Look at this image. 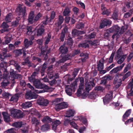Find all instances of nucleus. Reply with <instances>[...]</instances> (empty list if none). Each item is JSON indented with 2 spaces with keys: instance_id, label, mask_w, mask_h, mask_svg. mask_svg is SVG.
I'll list each match as a JSON object with an SVG mask.
<instances>
[{
  "instance_id": "obj_1",
  "label": "nucleus",
  "mask_w": 133,
  "mask_h": 133,
  "mask_svg": "<svg viewBox=\"0 0 133 133\" xmlns=\"http://www.w3.org/2000/svg\"><path fill=\"white\" fill-rule=\"evenodd\" d=\"M80 83L79 88L76 93L77 95L79 97L81 95H85L87 93L91 90L95 86V84L93 80L90 81L89 83L86 82L85 83V90L84 86V79L83 77L79 78Z\"/></svg>"
},
{
  "instance_id": "obj_2",
  "label": "nucleus",
  "mask_w": 133,
  "mask_h": 133,
  "mask_svg": "<svg viewBox=\"0 0 133 133\" xmlns=\"http://www.w3.org/2000/svg\"><path fill=\"white\" fill-rule=\"evenodd\" d=\"M7 63L4 62H2L0 64L1 69L4 72L3 80L1 83V85L4 87L8 85L10 83L9 79L10 77L9 76V72L7 71Z\"/></svg>"
},
{
  "instance_id": "obj_3",
  "label": "nucleus",
  "mask_w": 133,
  "mask_h": 133,
  "mask_svg": "<svg viewBox=\"0 0 133 133\" xmlns=\"http://www.w3.org/2000/svg\"><path fill=\"white\" fill-rule=\"evenodd\" d=\"M79 80L78 79H76L75 81L71 84L70 86H67L65 88V91L67 94L71 96L73 91L74 92L77 87V83Z\"/></svg>"
},
{
  "instance_id": "obj_4",
  "label": "nucleus",
  "mask_w": 133,
  "mask_h": 133,
  "mask_svg": "<svg viewBox=\"0 0 133 133\" xmlns=\"http://www.w3.org/2000/svg\"><path fill=\"white\" fill-rule=\"evenodd\" d=\"M47 91V90H34L33 92H32L31 91L26 92L25 95L26 98L28 99H31L33 98L35 99L37 97V95L35 93H40Z\"/></svg>"
},
{
  "instance_id": "obj_5",
  "label": "nucleus",
  "mask_w": 133,
  "mask_h": 133,
  "mask_svg": "<svg viewBox=\"0 0 133 133\" xmlns=\"http://www.w3.org/2000/svg\"><path fill=\"white\" fill-rule=\"evenodd\" d=\"M52 66L51 65L48 67L47 70V75L48 77L50 79H52L53 78H57L59 77L58 73H54L52 71Z\"/></svg>"
},
{
  "instance_id": "obj_6",
  "label": "nucleus",
  "mask_w": 133,
  "mask_h": 133,
  "mask_svg": "<svg viewBox=\"0 0 133 133\" xmlns=\"http://www.w3.org/2000/svg\"><path fill=\"white\" fill-rule=\"evenodd\" d=\"M120 29L119 27L117 25H114L112 26L111 28L107 29V32H115L116 33H114L112 36V37L114 39L116 36H117V34L119 32V30Z\"/></svg>"
},
{
  "instance_id": "obj_7",
  "label": "nucleus",
  "mask_w": 133,
  "mask_h": 133,
  "mask_svg": "<svg viewBox=\"0 0 133 133\" xmlns=\"http://www.w3.org/2000/svg\"><path fill=\"white\" fill-rule=\"evenodd\" d=\"M16 10L19 12V15L22 17H24L27 14L26 12V7L21 4L18 5Z\"/></svg>"
},
{
  "instance_id": "obj_8",
  "label": "nucleus",
  "mask_w": 133,
  "mask_h": 133,
  "mask_svg": "<svg viewBox=\"0 0 133 133\" xmlns=\"http://www.w3.org/2000/svg\"><path fill=\"white\" fill-rule=\"evenodd\" d=\"M10 73L11 77L12 78L11 82L13 84L15 83L14 81L15 79H21L22 78V76L20 74H16V72L13 69H11L10 70Z\"/></svg>"
},
{
  "instance_id": "obj_9",
  "label": "nucleus",
  "mask_w": 133,
  "mask_h": 133,
  "mask_svg": "<svg viewBox=\"0 0 133 133\" xmlns=\"http://www.w3.org/2000/svg\"><path fill=\"white\" fill-rule=\"evenodd\" d=\"M113 92L110 91L103 98V101L104 104H107L110 102L112 98Z\"/></svg>"
},
{
  "instance_id": "obj_10",
  "label": "nucleus",
  "mask_w": 133,
  "mask_h": 133,
  "mask_svg": "<svg viewBox=\"0 0 133 133\" xmlns=\"http://www.w3.org/2000/svg\"><path fill=\"white\" fill-rule=\"evenodd\" d=\"M37 72L35 71L31 75V76L29 77V81L31 83H33L34 85L36 88V85H38V82H40L39 80L38 79H36L35 78V76L36 74H37Z\"/></svg>"
},
{
  "instance_id": "obj_11",
  "label": "nucleus",
  "mask_w": 133,
  "mask_h": 133,
  "mask_svg": "<svg viewBox=\"0 0 133 133\" xmlns=\"http://www.w3.org/2000/svg\"><path fill=\"white\" fill-rule=\"evenodd\" d=\"M68 106V105L67 103L63 102L56 104L55 107V108L56 110L59 111L61 110L67 108Z\"/></svg>"
},
{
  "instance_id": "obj_12",
  "label": "nucleus",
  "mask_w": 133,
  "mask_h": 133,
  "mask_svg": "<svg viewBox=\"0 0 133 133\" xmlns=\"http://www.w3.org/2000/svg\"><path fill=\"white\" fill-rule=\"evenodd\" d=\"M122 80L121 78H119L118 75L116 74L114 79L113 84L115 85L116 88L119 87L122 84Z\"/></svg>"
},
{
  "instance_id": "obj_13",
  "label": "nucleus",
  "mask_w": 133,
  "mask_h": 133,
  "mask_svg": "<svg viewBox=\"0 0 133 133\" xmlns=\"http://www.w3.org/2000/svg\"><path fill=\"white\" fill-rule=\"evenodd\" d=\"M61 123V122L58 120H56L53 122L52 124L53 130L56 132H59V131L58 130V126Z\"/></svg>"
},
{
  "instance_id": "obj_14",
  "label": "nucleus",
  "mask_w": 133,
  "mask_h": 133,
  "mask_svg": "<svg viewBox=\"0 0 133 133\" xmlns=\"http://www.w3.org/2000/svg\"><path fill=\"white\" fill-rule=\"evenodd\" d=\"M37 103L39 105L43 106L47 105L49 103V101L46 99H45L43 98L40 97L38 100Z\"/></svg>"
},
{
  "instance_id": "obj_15",
  "label": "nucleus",
  "mask_w": 133,
  "mask_h": 133,
  "mask_svg": "<svg viewBox=\"0 0 133 133\" xmlns=\"http://www.w3.org/2000/svg\"><path fill=\"white\" fill-rule=\"evenodd\" d=\"M111 23V21L109 19H104L100 23L99 28L101 29L104 28L105 26L109 25Z\"/></svg>"
},
{
  "instance_id": "obj_16",
  "label": "nucleus",
  "mask_w": 133,
  "mask_h": 133,
  "mask_svg": "<svg viewBox=\"0 0 133 133\" xmlns=\"http://www.w3.org/2000/svg\"><path fill=\"white\" fill-rule=\"evenodd\" d=\"M64 20L63 17L61 16H59V18L58 21L55 24V25L57 26L56 29L57 30V31H58V30L61 28V25L63 23Z\"/></svg>"
},
{
  "instance_id": "obj_17",
  "label": "nucleus",
  "mask_w": 133,
  "mask_h": 133,
  "mask_svg": "<svg viewBox=\"0 0 133 133\" xmlns=\"http://www.w3.org/2000/svg\"><path fill=\"white\" fill-rule=\"evenodd\" d=\"M124 63L122 64V65L117 66L113 69L110 72V74H115L117 73L118 71L121 70L124 66Z\"/></svg>"
},
{
  "instance_id": "obj_18",
  "label": "nucleus",
  "mask_w": 133,
  "mask_h": 133,
  "mask_svg": "<svg viewBox=\"0 0 133 133\" xmlns=\"http://www.w3.org/2000/svg\"><path fill=\"white\" fill-rule=\"evenodd\" d=\"M104 59L102 58L99 61L97 64V68L99 71L101 70L104 68Z\"/></svg>"
},
{
  "instance_id": "obj_19",
  "label": "nucleus",
  "mask_w": 133,
  "mask_h": 133,
  "mask_svg": "<svg viewBox=\"0 0 133 133\" xmlns=\"http://www.w3.org/2000/svg\"><path fill=\"white\" fill-rule=\"evenodd\" d=\"M9 26L4 22L1 25V27L3 28L1 30V33H3L4 32L7 31L9 30L8 28Z\"/></svg>"
},
{
  "instance_id": "obj_20",
  "label": "nucleus",
  "mask_w": 133,
  "mask_h": 133,
  "mask_svg": "<svg viewBox=\"0 0 133 133\" xmlns=\"http://www.w3.org/2000/svg\"><path fill=\"white\" fill-rule=\"evenodd\" d=\"M75 113V111L74 110L69 109L66 112L65 117L69 118L73 117L74 116Z\"/></svg>"
},
{
  "instance_id": "obj_21",
  "label": "nucleus",
  "mask_w": 133,
  "mask_h": 133,
  "mask_svg": "<svg viewBox=\"0 0 133 133\" xmlns=\"http://www.w3.org/2000/svg\"><path fill=\"white\" fill-rule=\"evenodd\" d=\"M34 16V11H31L29 14L28 19L29 22L30 24H32L33 23Z\"/></svg>"
},
{
  "instance_id": "obj_22",
  "label": "nucleus",
  "mask_w": 133,
  "mask_h": 133,
  "mask_svg": "<svg viewBox=\"0 0 133 133\" xmlns=\"http://www.w3.org/2000/svg\"><path fill=\"white\" fill-rule=\"evenodd\" d=\"M6 52L7 49L5 48L3 49L2 53H1L0 54V59L1 61L3 60L6 57H10L11 56V55L10 54L8 55H6Z\"/></svg>"
},
{
  "instance_id": "obj_23",
  "label": "nucleus",
  "mask_w": 133,
  "mask_h": 133,
  "mask_svg": "<svg viewBox=\"0 0 133 133\" xmlns=\"http://www.w3.org/2000/svg\"><path fill=\"white\" fill-rule=\"evenodd\" d=\"M71 56L69 55H67L63 57L59 61L56 63V64H58L59 63H63L65 61L70 59L71 58Z\"/></svg>"
},
{
  "instance_id": "obj_24",
  "label": "nucleus",
  "mask_w": 133,
  "mask_h": 133,
  "mask_svg": "<svg viewBox=\"0 0 133 133\" xmlns=\"http://www.w3.org/2000/svg\"><path fill=\"white\" fill-rule=\"evenodd\" d=\"M59 50L60 52L62 53V56L63 54L67 53L68 51L67 48L65 46V44L61 45L59 48Z\"/></svg>"
},
{
  "instance_id": "obj_25",
  "label": "nucleus",
  "mask_w": 133,
  "mask_h": 133,
  "mask_svg": "<svg viewBox=\"0 0 133 133\" xmlns=\"http://www.w3.org/2000/svg\"><path fill=\"white\" fill-rule=\"evenodd\" d=\"M38 85H36V88L39 89H45L46 90L49 89V87L47 85L42 84L40 82H38Z\"/></svg>"
},
{
  "instance_id": "obj_26",
  "label": "nucleus",
  "mask_w": 133,
  "mask_h": 133,
  "mask_svg": "<svg viewBox=\"0 0 133 133\" xmlns=\"http://www.w3.org/2000/svg\"><path fill=\"white\" fill-rule=\"evenodd\" d=\"M72 33L73 35L78 36L80 34H82L85 33V31H78L74 29L72 30Z\"/></svg>"
},
{
  "instance_id": "obj_27",
  "label": "nucleus",
  "mask_w": 133,
  "mask_h": 133,
  "mask_svg": "<svg viewBox=\"0 0 133 133\" xmlns=\"http://www.w3.org/2000/svg\"><path fill=\"white\" fill-rule=\"evenodd\" d=\"M2 114L5 122H8L10 121L9 115L7 112H3L2 113Z\"/></svg>"
},
{
  "instance_id": "obj_28",
  "label": "nucleus",
  "mask_w": 133,
  "mask_h": 133,
  "mask_svg": "<svg viewBox=\"0 0 133 133\" xmlns=\"http://www.w3.org/2000/svg\"><path fill=\"white\" fill-rule=\"evenodd\" d=\"M13 18V16L12 14L9 13L7 15L5 20L7 23L10 22Z\"/></svg>"
},
{
  "instance_id": "obj_29",
  "label": "nucleus",
  "mask_w": 133,
  "mask_h": 133,
  "mask_svg": "<svg viewBox=\"0 0 133 133\" xmlns=\"http://www.w3.org/2000/svg\"><path fill=\"white\" fill-rule=\"evenodd\" d=\"M38 28L37 31V36H41L44 32V28L39 25L38 26Z\"/></svg>"
},
{
  "instance_id": "obj_30",
  "label": "nucleus",
  "mask_w": 133,
  "mask_h": 133,
  "mask_svg": "<svg viewBox=\"0 0 133 133\" xmlns=\"http://www.w3.org/2000/svg\"><path fill=\"white\" fill-rule=\"evenodd\" d=\"M24 42L25 48H28L29 46L33 44L32 41H29L27 39H25Z\"/></svg>"
},
{
  "instance_id": "obj_31",
  "label": "nucleus",
  "mask_w": 133,
  "mask_h": 133,
  "mask_svg": "<svg viewBox=\"0 0 133 133\" xmlns=\"http://www.w3.org/2000/svg\"><path fill=\"white\" fill-rule=\"evenodd\" d=\"M17 114L16 116V118H21L24 116V115L22 111L19 110H17V111L16 112Z\"/></svg>"
},
{
  "instance_id": "obj_32",
  "label": "nucleus",
  "mask_w": 133,
  "mask_h": 133,
  "mask_svg": "<svg viewBox=\"0 0 133 133\" xmlns=\"http://www.w3.org/2000/svg\"><path fill=\"white\" fill-rule=\"evenodd\" d=\"M22 50H23V56H25L26 55V54L25 53V49L24 48H23L22 49L16 50L15 51L16 55L17 56H19L22 53Z\"/></svg>"
},
{
  "instance_id": "obj_33",
  "label": "nucleus",
  "mask_w": 133,
  "mask_h": 133,
  "mask_svg": "<svg viewBox=\"0 0 133 133\" xmlns=\"http://www.w3.org/2000/svg\"><path fill=\"white\" fill-rule=\"evenodd\" d=\"M131 109H129L126 111L123 116V121H124L127 119V117L129 116L131 113Z\"/></svg>"
},
{
  "instance_id": "obj_34",
  "label": "nucleus",
  "mask_w": 133,
  "mask_h": 133,
  "mask_svg": "<svg viewBox=\"0 0 133 133\" xmlns=\"http://www.w3.org/2000/svg\"><path fill=\"white\" fill-rule=\"evenodd\" d=\"M127 29V27L126 26H122L121 28L120 32H118L117 35L116 37L117 38H119V36L121 34H123Z\"/></svg>"
},
{
  "instance_id": "obj_35",
  "label": "nucleus",
  "mask_w": 133,
  "mask_h": 133,
  "mask_svg": "<svg viewBox=\"0 0 133 133\" xmlns=\"http://www.w3.org/2000/svg\"><path fill=\"white\" fill-rule=\"evenodd\" d=\"M32 105L31 102H26L22 104V105L24 108H27L31 107Z\"/></svg>"
},
{
  "instance_id": "obj_36",
  "label": "nucleus",
  "mask_w": 133,
  "mask_h": 133,
  "mask_svg": "<svg viewBox=\"0 0 133 133\" xmlns=\"http://www.w3.org/2000/svg\"><path fill=\"white\" fill-rule=\"evenodd\" d=\"M122 47H120L119 49L117 50L116 54V58L117 57L118 58L122 56Z\"/></svg>"
},
{
  "instance_id": "obj_37",
  "label": "nucleus",
  "mask_w": 133,
  "mask_h": 133,
  "mask_svg": "<svg viewBox=\"0 0 133 133\" xmlns=\"http://www.w3.org/2000/svg\"><path fill=\"white\" fill-rule=\"evenodd\" d=\"M42 122L44 123H50L52 121V119L48 116L44 117L42 120Z\"/></svg>"
},
{
  "instance_id": "obj_38",
  "label": "nucleus",
  "mask_w": 133,
  "mask_h": 133,
  "mask_svg": "<svg viewBox=\"0 0 133 133\" xmlns=\"http://www.w3.org/2000/svg\"><path fill=\"white\" fill-rule=\"evenodd\" d=\"M50 129V126L48 124H45L43 125L41 128V129L43 131H46Z\"/></svg>"
},
{
  "instance_id": "obj_39",
  "label": "nucleus",
  "mask_w": 133,
  "mask_h": 133,
  "mask_svg": "<svg viewBox=\"0 0 133 133\" xmlns=\"http://www.w3.org/2000/svg\"><path fill=\"white\" fill-rule=\"evenodd\" d=\"M17 110L12 109L10 110V115L12 117L15 118L17 113L16 112L17 111Z\"/></svg>"
},
{
  "instance_id": "obj_40",
  "label": "nucleus",
  "mask_w": 133,
  "mask_h": 133,
  "mask_svg": "<svg viewBox=\"0 0 133 133\" xmlns=\"http://www.w3.org/2000/svg\"><path fill=\"white\" fill-rule=\"evenodd\" d=\"M18 95L16 94L11 98L10 100L11 101H13L14 102H17L18 100Z\"/></svg>"
},
{
  "instance_id": "obj_41",
  "label": "nucleus",
  "mask_w": 133,
  "mask_h": 133,
  "mask_svg": "<svg viewBox=\"0 0 133 133\" xmlns=\"http://www.w3.org/2000/svg\"><path fill=\"white\" fill-rule=\"evenodd\" d=\"M23 125L21 122H15L12 124V126L16 128H20Z\"/></svg>"
},
{
  "instance_id": "obj_42",
  "label": "nucleus",
  "mask_w": 133,
  "mask_h": 133,
  "mask_svg": "<svg viewBox=\"0 0 133 133\" xmlns=\"http://www.w3.org/2000/svg\"><path fill=\"white\" fill-rule=\"evenodd\" d=\"M125 5L128 8H132L133 6V1H129L125 3Z\"/></svg>"
},
{
  "instance_id": "obj_43",
  "label": "nucleus",
  "mask_w": 133,
  "mask_h": 133,
  "mask_svg": "<svg viewBox=\"0 0 133 133\" xmlns=\"http://www.w3.org/2000/svg\"><path fill=\"white\" fill-rule=\"evenodd\" d=\"M31 122L32 124H35L36 126H37L39 124V121L35 117H33L32 118Z\"/></svg>"
},
{
  "instance_id": "obj_44",
  "label": "nucleus",
  "mask_w": 133,
  "mask_h": 133,
  "mask_svg": "<svg viewBox=\"0 0 133 133\" xmlns=\"http://www.w3.org/2000/svg\"><path fill=\"white\" fill-rule=\"evenodd\" d=\"M80 56L81 57H83V58H82V62H84L85 59H87L88 58V54L85 53H82L80 55Z\"/></svg>"
},
{
  "instance_id": "obj_45",
  "label": "nucleus",
  "mask_w": 133,
  "mask_h": 133,
  "mask_svg": "<svg viewBox=\"0 0 133 133\" xmlns=\"http://www.w3.org/2000/svg\"><path fill=\"white\" fill-rule=\"evenodd\" d=\"M73 120L72 118H65L64 123V124L65 126H67L71 121Z\"/></svg>"
},
{
  "instance_id": "obj_46",
  "label": "nucleus",
  "mask_w": 133,
  "mask_h": 133,
  "mask_svg": "<svg viewBox=\"0 0 133 133\" xmlns=\"http://www.w3.org/2000/svg\"><path fill=\"white\" fill-rule=\"evenodd\" d=\"M132 12V10H130L128 12L124 14V18H127L130 16Z\"/></svg>"
},
{
  "instance_id": "obj_47",
  "label": "nucleus",
  "mask_w": 133,
  "mask_h": 133,
  "mask_svg": "<svg viewBox=\"0 0 133 133\" xmlns=\"http://www.w3.org/2000/svg\"><path fill=\"white\" fill-rule=\"evenodd\" d=\"M126 58V56L123 55L117 61V63L118 64H122L124 61L125 59Z\"/></svg>"
},
{
  "instance_id": "obj_48",
  "label": "nucleus",
  "mask_w": 133,
  "mask_h": 133,
  "mask_svg": "<svg viewBox=\"0 0 133 133\" xmlns=\"http://www.w3.org/2000/svg\"><path fill=\"white\" fill-rule=\"evenodd\" d=\"M47 65L46 63H44L43 65L42 66V68L41 71V74L42 76H43L44 75V73L45 72V69Z\"/></svg>"
},
{
  "instance_id": "obj_49",
  "label": "nucleus",
  "mask_w": 133,
  "mask_h": 133,
  "mask_svg": "<svg viewBox=\"0 0 133 133\" xmlns=\"http://www.w3.org/2000/svg\"><path fill=\"white\" fill-rule=\"evenodd\" d=\"M84 24L82 23H77L76 25V28L78 29H82L84 27Z\"/></svg>"
},
{
  "instance_id": "obj_50",
  "label": "nucleus",
  "mask_w": 133,
  "mask_h": 133,
  "mask_svg": "<svg viewBox=\"0 0 133 133\" xmlns=\"http://www.w3.org/2000/svg\"><path fill=\"white\" fill-rule=\"evenodd\" d=\"M70 124L71 126L74 128L76 129H78V126L74 121H73L70 122Z\"/></svg>"
},
{
  "instance_id": "obj_51",
  "label": "nucleus",
  "mask_w": 133,
  "mask_h": 133,
  "mask_svg": "<svg viewBox=\"0 0 133 133\" xmlns=\"http://www.w3.org/2000/svg\"><path fill=\"white\" fill-rule=\"evenodd\" d=\"M26 29L27 30V34L29 35H31L32 33V28L31 26H28Z\"/></svg>"
},
{
  "instance_id": "obj_52",
  "label": "nucleus",
  "mask_w": 133,
  "mask_h": 133,
  "mask_svg": "<svg viewBox=\"0 0 133 133\" xmlns=\"http://www.w3.org/2000/svg\"><path fill=\"white\" fill-rule=\"evenodd\" d=\"M51 37V35L50 34H48V36L45 37L46 39L45 44H48L49 42Z\"/></svg>"
},
{
  "instance_id": "obj_53",
  "label": "nucleus",
  "mask_w": 133,
  "mask_h": 133,
  "mask_svg": "<svg viewBox=\"0 0 133 133\" xmlns=\"http://www.w3.org/2000/svg\"><path fill=\"white\" fill-rule=\"evenodd\" d=\"M96 35L95 33V32H92L90 34H89L88 35L86 36V39H90L94 38L95 37Z\"/></svg>"
},
{
  "instance_id": "obj_54",
  "label": "nucleus",
  "mask_w": 133,
  "mask_h": 133,
  "mask_svg": "<svg viewBox=\"0 0 133 133\" xmlns=\"http://www.w3.org/2000/svg\"><path fill=\"white\" fill-rule=\"evenodd\" d=\"M42 16V14L39 13L35 17L34 19L33 23L37 22Z\"/></svg>"
},
{
  "instance_id": "obj_55",
  "label": "nucleus",
  "mask_w": 133,
  "mask_h": 133,
  "mask_svg": "<svg viewBox=\"0 0 133 133\" xmlns=\"http://www.w3.org/2000/svg\"><path fill=\"white\" fill-rule=\"evenodd\" d=\"M131 75V72L130 71H128L123 76L122 78V80L124 81L126 78L130 76Z\"/></svg>"
},
{
  "instance_id": "obj_56",
  "label": "nucleus",
  "mask_w": 133,
  "mask_h": 133,
  "mask_svg": "<svg viewBox=\"0 0 133 133\" xmlns=\"http://www.w3.org/2000/svg\"><path fill=\"white\" fill-rule=\"evenodd\" d=\"M128 88L129 89H130V91L132 90L133 88V79H132L131 81L129 84L128 85Z\"/></svg>"
},
{
  "instance_id": "obj_57",
  "label": "nucleus",
  "mask_w": 133,
  "mask_h": 133,
  "mask_svg": "<svg viewBox=\"0 0 133 133\" xmlns=\"http://www.w3.org/2000/svg\"><path fill=\"white\" fill-rule=\"evenodd\" d=\"M79 47H84L85 48H88L89 45L87 43H80L78 45Z\"/></svg>"
},
{
  "instance_id": "obj_58",
  "label": "nucleus",
  "mask_w": 133,
  "mask_h": 133,
  "mask_svg": "<svg viewBox=\"0 0 133 133\" xmlns=\"http://www.w3.org/2000/svg\"><path fill=\"white\" fill-rule=\"evenodd\" d=\"M115 54V51H113L109 58V62L110 63H112L113 61V58Z\"/></svg>"
},
{
  "instance_id": "obj_59",
  "label": "nucleus",
  "mask_w": 133,
  "mask_h": 133,
  "mask_svg": "<svg viewBox=\"0 0 133 133\" xmlns=\"http://www.w3.org/2000/svg\"><path fill=\"white\" fill-rule=\"evenodd\" d=\"M70 12V9L68 8H66L64 11L63 14L64 16L67 15Z\"/></svg>"
},
{
  "instance_id": "obj_60",
  "label": "nucleus",
  "mask_w": 133,
  "mask_h": 133,
  "mask_svg": "<svg viewBox=\"0 0 133 133\" xmlns=\"http://www.w3.org/2000/svg\"><path fill=\"white\" fill-rule=\"evenodd\" d=\"M85 125H88V123L86 119L83 117L82 116L81 118V119L80 120Z\"/></svg>"
},
{
  "instance_id": "obj_61",
  "label": "nucleus",
  "mask_w": 133,
  "mask_h": 133,
  "mask_svg": "<svg viewBox=\"0 0 133 133\" xmlns=\"http://www.w3.org/2000/svg\"><path fill=\"white\" fill-rule=\"evenodd\" d=\"M5 38H6V39H5V42H3V44H7L9 43L11 40V37H6Z\"/></svg>"
},
{
  "instance_id": "obj_62",
  "label": "nucleus",
  "mask_w": 133,
  "mask_h": 133,
  "mask_svg": "<svg viewBox=\"0 0 133 133\" xmlns=\"http://www.w3.org/2000/svg\"><path fill=\"white\" fill-rule=\"evenodd\" d=\"M91 44L92 45L94 46L99 45V41L98 40L95 41L91 43Z\"/></svg>"
},
{
  "instance_id": "obj_63",
  "label": "nucleus",
  "mask_w": 133,
  "mask_h": 133,
  "mask_svg": "<svg viewBox=\"0 0 133 133\" xmlns=\"http://www.w3.org/2000/svg\"><path fill=\"white\" fill-rule=\"evenodd\" d=\"M131 67V64L130 63L128 64L127 66L124 69V72H126L128 70L130 69Z\"/></svg>"
},
{
  "instance_id": "obj_64",
  "label": "nucleus",
  "mask_w": 133,
  "mask_h": 133,
  "mask_svg": "<svg viewBox=\"0 0 133 133\" xmlns=\"http://www.w3.org/2000/svg\"><path fill=\"white\" fill-rule=\"evenodd\" d=\"M28 128L26 127L24 128H23L21 129L22 133H28Z\"/></svg>"
}]
</instances>
